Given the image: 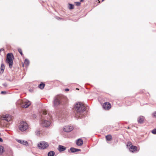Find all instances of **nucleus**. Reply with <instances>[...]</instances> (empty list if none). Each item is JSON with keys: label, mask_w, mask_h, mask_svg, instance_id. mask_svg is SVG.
Wrapping results in <instances>:
<instances>
[{"label": "nucleus", "mask_w": 156, "mask_h": 156, "mask_svg": "<svg viewBox=\"0 0 156 156\" xmlns=\"http://www.w3.org/2000/svg\"><path fill=\"white\" fill-rule=\"evenodd\" d=\"M70 150L71 151L72 153H74L76 152V150H75V148H73V147H71L70 148Z\"/></svg>", "instance_id": "23"}, {"label": "nucleus", "mask_w": 156, "mask_h": 156, "mask_svg": "<svg viewBox=\"0 0 156 156\" xmlns=\"http://www.w3.org/2000/svg\"><path fill=\"white\" fill-rule=\"evenodd\" d=\"M69 90L68 88H66L65 89V91H68Z\"/></svg>", "instance_id": "32"}, {"label": "nucleus", "mask_w": 156, "mask_h": 156, "mask_svg": "<svg viewBox=\"0 0 156 156\" xmlns=\"http://www.w3.org/2000/svg\"><path fill=\"white\" fill-rule=\"evenodd\" d=\"M3 142V140L0 137V142Z\"/></svg>", "instance_id": "31"}, {"label": "nucleus", "mask_w": 156, "mask_h": 156, "mask_svg": "<svg viewBox=\"0 0 156 156\" xmlns=\"http://www.w3.org/2000/svg\"><path fill=\"white\" fill-rule=\"evenodd\" d=\"M5 67L4 65L3 64H1L0 68L1 70L0 71V73L1 74L2 73H3V71L5 69Z\"/></svg>", "instance_id": "16"}, {"label": "nucleus", "mask_w": 156, "mask_h": 156, "mask_svg": "<svg viewBox=\"0 0 156 156\" xmlns=\"http://www.w3.org/2000/svg\"><path fill=\"white\" fill-rule=\"evenodd\" d=\"M3 85L4 86H6V85H5V84H4Z\"/></svg>", "instance_id": "36"}, {"label": "nucleus", "mask_w": 156, "mask_h": 156, "mask_svg": "<svg viewBox=\"0 0 156 156\" xmlns=\"http://www.w3.org/2000/svg\"><path fill=\"white\" fill-rule=\"evenodd\" d=\"M27 124L25 122L22 121L19 126V129L21 131H24L28 129Z\"/></svg>", "instance_id": "4"}, {"label": "nucleus", "mask_w": 156, "mask_h": 156, "mask_svg": "<svg viewBox=\"0 0 156 156\" xmlns=\"http://www.w3.org/2000/svg\"><path fill=\"white\" fill-rule=\"evenodd\" d=\"M2 120H5L7 122H9L11 119V117L10 115L8 114L3 115L2 117Z\"/></svg>", "instance_id": "8"}, {"label": "nucleus", "mask_w": 156, "mask_h": 156, "mask_svg": "<svg viewBox=\"0 0 156 156\" xmlns=\"http://www.w3.org/2000/svg\"><path fill=\"white\" fill-rule=\"evenodd\" d=\"M45 86V84L42 83H41L38 86L39 88L41 89H42L44 88Z\"/></svg>", "instance_id": "18"}, {"label": "nucleus", "mask_w": 156, "mask_h": 156, "mask_svg": "<svg viewBox=\"0 0 156 156\" xmlns=\"http://www.w3.org/2000/svg\"><path fill=\"white\" fill-rule=\"evenodd\" d=\"M106 139L107 140L110 141L112 139V137L111 135H108L106 136Z\"/></svg>", "instance_id": "17"}, {"label": "nucleus", "mask_w": 156, "mask_h": 156, "mask_svg": "<svg viewBox=\"0 0 156 156\" xmlns=\"http://www.w3.org/2000/svg\"><path fill=\"white\" fill-rule=\"evenodd\" d=\"M76 5L77 6H79L80 5V3L79 2H76Z\"/></svg>", "instance_id": "27"}, {"label": "nucleus", "mask_w": 156, "mask_h": 156, "mask_svg": "<svg viewBox=\"0 0 156 156\" xmlns=\"http://www.w3.org/2000/svg\"><path fill=\"white\" fill-rule=\"evenodd\" d=\"M69 9H72L74 8V5L71 4H69Z\"/></svg>", "instance_id": "21"}, {"label": "nucleus", "mask_w": 156, "mask_h": 156, "mask_svg": "<svg viewBox=\"0 0 156 156\" xmlns=\"http://www.w3.org/2000/svg\"><path fill=\"white\" fill-rule=\"evenodd\" d=\"M152 133L154 134H156V129H153L152 131Z\"/></svg>", "instance_id": "25"}, {"label": "nucleus", "mask_w": 156, "mask_h": 156, "mask_svg": "<svg viewBox=\"0 0 156 156\" xmlns=\"http://www.w3.org/2000/svg\"><path fill=\"white\" fill-rule=\"evenodd\" d=\"M30 102L27 99H24L23 100H19L16 103L17 105H19L24 108H28L30 105Z\"/></svg>", "instance_id": "3"}, {"label": "nucleus", "mask_w": 156, "mask_h": 156, "mask_svg": "<svg viewBox=\"0 0 156 156\" xmlns=\"http://www.w3.org/2000/svg\"><path fill=\"white\" fill-rule=\"evenodd\" d=\"M62 97L58 95L55 97L53 101V105L54 106H57L59 105L61 103Z\"/></svg>", "instance_id": "6"}, {"label": "nucleus", "mask_w": 156, "mask_h": 156, "mask_svg": "<svg viewBox=\"0 0 156 156\" xmlns=\"http://www.w3.org/2000/svg\"><path fill=\"white\" fill-rule=\"evenodd\" d=\"M23 66H24V64L23 63Z\"/></svg>", "instance_id": "35"}, {"label": "nucleus", "mask_w": 156, "mask_h": 156, "mask_svg": "<svg viewBox=\"0 0 156 156\" xmlns=\"http://www.w3.org/2000/svg\"><path fill=\"white\" fill-rule=\"evenodd\" d=\"M74 108L76 112V117L82 118L83 115V113L85 111V107L84 105L81 103L78 102L75 105Z\"/></svg>", "instance_id": "2"}, {"label": "nucleus", "mask_w": 156, "mask_h": 156, "mask_svg": "<svg viewBox=\"0 0 156 156\" xmlns=\"http://www.w3.org/2000/svg\"><path fill=\"white\" fill-rule=\"evenodd\" d=\"M103 107L105 109L109 110L111 108V105L109 103L107 102L103 104Z\"/></svg>", "instance_id": "10"}, {"label": "nucleus", "mask_w": 156, "mask_h": 156, "mask_svg": "<svg viewBox=\"0 0 156 156\" xmlns=\"http://www.w3.org/2000/svg\"><path fill=\"white\" fill-rule=\"evenodd\" d=\"M18 51L20 53V54H21V55L22 56L23 55V54L22 53V50H21V49H20V48H19L18 49Z\"/></svg>", "instance_id": "24"}, {"label": "nucleus", "mask_w": 156, "mask_h": 156, "mask_svg": "<svg viewBox=\"0 0 156 156\" xmlns=\"http://www.w3.org/2000/svg\"><path fill=\"white\" fill-rule=\"evenodd\" d=\"M2 50H3V49L2 48V49H1L0 51H1Z\"/></svg>", "instance_id": "34"}, {"label": "nucleus", "mask_w": 156, "mask_h": 156, "mask_svg": "<svg viewBox=\"0 0 156 156\" xmlns=\"http://www.w3.org/2000/svg\"><path fill=\"white\" fill-rule=\"evenodd\" d=\"M75 150H76V152L81 151V150L80 149L75 148Z\"/></svg>", "instance_id": "30"}, {"label": "nucleus", "mask_w": 156, "mask_h": 156, "mask_svg": "<svg viewBox=\"0 0 156 156\" xmlns=\"http://www.w3.org/2000/svg\"><path fill=\"white\" fill-rule=\"evenodd\" d=\"M1 133H0V136H1Z\"/></svg>", "instance_id": "39"}, {"label": "nucleus", "mask_w": 156, "mask_h": 156, "mask_svg": "<svg viewBox=\"0 0 156 156\" xmlns=\"http://www.w3.org/2000/svg\"><path fill=\"white\" fill-rule=\"evenodd\" d=\"M81 0L82 1H83V0Z\"/></svg>", "instance_id": "40"}, {"label": "nucleus", "mask_w": 156, "mask_h": 156, "mask_svg": "<svg viewBox=\"0 0 156 156\" xmlns=\"http://www.w3.org/2000/svg\"><path fill=\"white\" fill-rule=\"evenodd\" d=\"M1 93L2 94H5L6 93V92L5 91H2L1 92Z\"/></svg>", "instance_id": "29"}, {"label": "nucleus", "mask_w": 156, "mask_h": 156, "mask_svg": "<svg viewBox=\"0 0 156 156\" xmlns=\"http://www.w3.org/2000/svg\"><path fill=\"white\" fill-rule=\"evenodd\" d=\"M35 133H36V135H39L40 134V132L39 130H37L35 132Z\"/></svg>", "instance_id": "26"}, {"label": "nucleus", "mask_w": 156, "mask_h": 156, "mask_svg": "<svg viewBox=\"0 0 156 156\" xmlns=\"http://www.w3.org/2000/svg\"><path fill=\"white\" fill-rule=\"evenodd\" d=\"M144 120V117L142 116H139L137 119V121L139 123L141 124L143 123Z\"/></svg>", "instance_id": "11"}, {"label": "nucleus", "mask_w": 156, "mask_h": 156, "mask_svg": "<svg viewBox=\"0 0 156 156\" xmlns=\"http://www.w3.org/2000/svg\"><path fill=\"white\" fill-rule=\"evenodd\" d=\"M152 115L154 117L156 118V112H154Z\"/></svg>", "instance_id": "28"}, {"label": "nucleus", "mask_w": 156, "mask_h": 156, "mask_svg": "<svg viewBox=\"0 0 156 156\" xmlns=\"http://www.w3.org/2000/svg\"><path fill=\"white\" fill-rule=\"evenodd\" d=\"M83 144V142L82 139H79L77 140L76 142V144L79 146H81Z\"/></svg>", "instance_id": "15"}, {"label": "nucleus", "mask_w": 156, "mask_h": 156, "mask_svg": "<svg viewBox=\"0 0 156 156\" xmlns=\"http://www.w3.org/2000/svg\"><path fill=\"white\" fill-rule=\"evenodd\" d=\"M55 154L54 151H51L48 153V156H54Z\"/></svg>", "instance_id": "20"}, {"label": "nucleus", "mask_w": 156, "mask_h": 156, "mask_svg": "<svg viewBox=\"0 0 156 156\" xmlns=\"http://www.w3.org/2000/svg\"><path fill=\"white\" fill-rule=\"evenodd\" d=\"M128 144H129V146L131 144V143L130 142V143H128Z\"/></svg>", "instance_id": "33"}, {"label": "nucleus", "mask_w": 156, "mask_h": 156, "mask_svg": "<svg viewBox=\"0 0 156 156\" xmlns=\"http://www.w3.org/2000/svg\"><path fill=\"white\" fill-rule=\"evenodd\" d=\"M4 148L2 146H0V154H2L3 152Z\"/></svg>", "instance_id": "22"}, {"label": "nucleus", "mask_w": 156, "mask_h": 156, "mask_svg": "<svg viewBox=\"0 0 156 156\" xmlns=\"http://www.w3.org/2000/svg\"><path fill=\"white\" fill-rule=\"evenodd\" d=\"M13 58V55L12 53H8L7 55V62L9 64L10 68L12 67L13 64L12 58Z\"/></svg>", "instance_id": "5"}, {"label": "nucleus", "mask_w": 156, "mask_h": 156, "mask_svg": "<svg viewBox=\"0 0 156 156\" xmlns=\"http://www.w3.org/2000/svg\"><path fill=\"white\" fill-rule=\"evenodd\" d=\"M37 146L40 149H44L48 147L49 145L47 142L42 141L38 144Z\"/></svg>", "instance_id": "7"}, {"label": "nucleus", "mask_w": 156, "mask_h": 156, "mask_svg": "<svg viewBox=\"0 0 156 156\" xmlns=\"http://www.w3.org/2000/svg\"><path fill=\"white\" fill-rule=\"evenodd\" d=\"M24 63L25 65H26L27 66H28L29 65L30 61L28 59H26L25 60Z\"/></svg>", "instance_id": "19"}, {"label": "nucleus", "mask_w": 156, "mask_h": 156, "mask_svg": "<svg viewBox=\"0 0 156 156\" xmlns=\"http://www.w3.org/2000/svg\"><path fill=\"white\" fill-rule=\"evenodd\" d=\"M57 149L59 152H61L65 150L66 149V147L61 145H59Z\"/></svg>", "instance_id": "12"}, {"label": "nucleus", "mask_w": 156, "mask_h": 156, "mask_svg": "<svg viewBox=\"0 0 156 156\" xmlns=\"http://www.w3.org/2000/svg\"><path fill=\"white\" fill-rule=\"evenodd\" d=\"M73 127L72 126H66L63 128V130L65 132H69L72 131Z\"/></svg>", "instance_id": "9"}, {"label": "nucleus", "mask_w": 156, "mask_h": 156, "mask_svg": "<svg viewBox=\"0 0 156 156\" xmlns=\"http://www.w3.org/2000/svg\"><path fill=\"white\" fill-rule=\"evenodd\" d=\"M17 141L19 143L23 145L27 146L28 145V143L27 141H25L21 140H18Z\"/></svg>", "instance_id": "13"}, {"label": "nucleus", "mask_w": 156, "mask_h": 156, "mask_svg": "<svg viewBox=\"0 0 156 156\" xmlns=\"http://www.w3.org/2000/svg\"><path fill=\"white\" fill-rule=\"evenodd\" d=\"M41 115L42 117L44 118V119L40 122L41 126L43 127H48L51 124V116L47 113V111L45 110H42L41 112Z\"/></svg>", "instance_id": "1"}, {"label": "nucleus", "mask_w": 156, "mask_h": 156, "mask_svg": "<svg viewBox=\"0 0 156 156\" xmlns=\"http://www.w3.org/2000/svg\"><path fill=\"white\" fill-rule=\"evenodd\" d=\"M137 147L135 146L132 145L129 148L130 151L132 152H133L137 150Z\"/></svg>", "instance_id": "14"}, {"label": "nucleus", "mask_w": 156, "mask_h": 156, "mask_svg": "<svg viewBox=\"0 0 156 156\" xmlns=\"http://www.w3.org/2000/svg\"><path fill=\"white\" fill-rule=\"evenodd\" d=\"M76 89H77V90H79V89H78V88H77Z\"/></svg>", "instance_id": "37"}, {"label": "nucleus", "mask_w": 156, "mask_h": 156, "mask_svg": "<svg viewBox=\"0 0 156 156\" xmlns=\"http://www.w3.org/2000/svg\"><path fill=\"white\" fill-rule=\"evenodd\" d=\"M104 0H102V2H103Z\"/></svg>", "instance_id": "38"}]
</instances>
